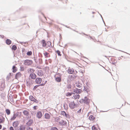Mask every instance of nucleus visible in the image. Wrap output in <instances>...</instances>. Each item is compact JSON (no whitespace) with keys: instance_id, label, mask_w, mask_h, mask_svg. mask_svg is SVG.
<instances>
[{"instance_id":"obj_35","label":"nucleus","mask_w":130,"mask_h":130,"mask_svg":"<svg viewBox=\"0 0 130 130\" xmlns=\"http://www.w3.org/2000/svg\"><path fill=\"white\" fill-rule=\"evenodd\" d=\"M76 86L80 88L81 86V85L80 84L78 85L77 84H76Z\"/></svg>"},{"instance_id":"obj_7","label":"nucleus","mask_w":130,"mask_h":130,"mask_svg":"<svg viewBox=\"0 0 130 130\" xmlns=\"http://www.w3.org/2000/svg\"><path fill=\"white\" fill-rule=\"evenodd\" d=\"M36 77L37 75L34 73L31 74L29 76V77L32 79H34L36 78Z\"/></svg>"},{"instance_id":"obj_31","label":"nucleus","mask_w":130,"mask_h":130,"mask_svg":"<svg viewBox=\"0 0 130 130\" xmlns=\"http://www.w3.org/2000/svg\"><path fill=\"white\" fill-rule=\"evenodd\" d=\"M32 52L31 51H28L27 53V54L28 56L31 55H32Z\"/></svg>"},{"instance_id":"obj_43","label":"nucleus","mask_w":130,"mask_h":130,"mask_svg":"<svg viewBox=\"0 0 130 130\" xmlns=\"http://www.w3.org/2000/svg\"><path fill=\"white\" fill-rule=\"evenodd\" d=\"M30 71L31 72H34V70L33 69H30Z\"/></svg>"},{"instance_id":"obj_28","label":"nucleus","mask_w":130,"mask_h":130,"mask_svg":"<svg viewBox=\"0 0 130 130\" xmlns=\"http://www.w3.org/2000/svg\"><path fill=\"white\" fill-rule=\"evenodd\" d=\"M17 49V47L15 45H13L12 48V49L14 50H16Z\"/></svg>"},{"instance_id":"obj_27","label":"nucleus","mask_w":130,"mask_h":130,"mask_svg":"<svg viewBox=\"0 0 130 130\" xmlns=\"http://www.w3.org/2000/svg\"><path fill=\"white\" fill-rule=\"evenodd\" d=\"M6 112L8 115H10V111L9 109H6Z\"/></svg>"},{"instance_id":"obj_15","label":"nucleus","mask_w":130,"mask_h":130,"mask_svg":"<svg viewBox=\"0 0 130 130\" xmlns=\"http://www.w3.org/2000/svg\"><path fill=\"white\" fill-rule=\"evenodd\" d=\"M68 72L69 74H72L74 72V70L73 69L70 68L68 69Z\"/></svg>"},{"instance_id":"obj_6","label":"nucleus","mask_w":130,"mask_h":130,"mask_svg":"<svg viewBox=\"0 0 130 130\" xmlns=\"http://www.w3.org/2000/svg\"><path fill=\"white\" fill-rule=\"evenodd\" d=\"M73 98L75 100L78 99L79 98L80 96L78 94H75L74 93H73Z\"/></svg>"},{"instance_id":"obj_16","label":"nucleus","mask_w":130,"mask_h":130,"mask_svg":"<svg viewBox=\"0 0 130 130\" xmlns=\"http://www.w3.org/2000/svg\"><path fill=\"white\" fill-rule=\"evenodd\" d=\"M25 127L24 125H20L19 127L20 130H25Z\"/></svg>"},{"instance_id":"obj_40","label":"nucleus","mask_w":130,"mask_h":130,"mask_svg":"<svg viewBox=\"0 0 130 130\" xmlns=\"http://www.w3.org/2000/svg\"><path fill=\"white\" fill-rule=\"evenodd\" d=\"M10 130H14L13 127H12L11 126L10 128Z\"/></svg>"},{"instance_id":"obj_10","label":"nucleus","mask_w":130,"mask_h":130,"mask_svg":"<svg viewBox=\"0 0 130 130\" xmlns=\"http://www.w3.org/2000/svg\"><path fill=\"white\" fill-rule=\"evenodd\" d=\"M21 76L22 74L20 72H19L16 74L15 76V78L18 79V78L21 77Z\"/></svg>"},{"instance_id":"obj_5","label":"nucleus","mask_w":130,"mask_h":130,"mask_svg":"<svg viewBox=\"0 0 130 130\" xmlns=\"http://www.w3.org/2000/svg\"><path fill=\"white\" fill-rule=\"evenodd\" d=\"M19 124V122L18 121H14L13 123V126L15 128L18 127Z\"/></svg>"},{"instance_id":"obj_41","label":"nucleus","mask_w":130,"mask_h":130,"mask_svg":"<svg viewBox=\"0 0 130 130\" xmlns=\"http://www.w3.org/2000/svg\"><path fill=\"white\" fill-rule=\"evenodd\" d=\"M27 130H33V129L30 127H28L27 128Z\"/></svg>"},{"instance_id":"obj_32","label":"nucleus","mask_w":130,"mask_h":130,"mask_svg":"<svg viewBox=\"0 0 130 130\" xmlns=\"http://www.w3.org/2000/svg\"><path fill=\"white\" fill-rule=\"evenodd\" d=\"M56 52L58 54V55L59 56H61V55L60 54V52L59 50L57 51H56Z\"/></svg>"},{"instance_id":"obj_44","label":"nucleus","mask_w":130,"mask_h":130,"mask_svg":"<svg viewBox=\"0 0 130 130\" xmlns=\"http://www.w3.org/2000/svg\"><path fill=\"white\" fill-rule=\"evenodd\" d=\"M48 61L50 63H51L52 62V60L51 59H49L48 60Z\"/></svg>"},{"instance_id":"obj_37","label":"nucleus","mask_w":130,"mask_h":130,"mask_svg":"<svg viewBox=\"0 0 130 130\" xmlns=\"http://www.w3.org/2000/svg\"><path fill=\"white\" fill-rule=\"evenodd\" d=\"M39 86V85H37V86H35L34 88V89L35 90Z\"/></svg>"},{"instance_id":"obj_11","label":"nucleus","mask_w":130,"mask_h":130,"mask_svg":"<svg viewBox=\"0 0 130 130\" xmlns=\"http://www.w3.org/2000/svg\"><path fill=\"white\" fill-rule=\"evenodd\" d=\"M42 81V79L41 78H37L35 79V82L37 84H39L41 83Z\"/></svg>"},{"instance_id":"obj_34","label":"nucleus","mask_w":130,"mask_h":130,"mask_svg":"<svg viewBox=\"0 0 130 130\" xmlns=\"http://www.w3.org/2000/svg\"><path fill=\"white\" fill-rule=\"evenodd\" d=\"M68 88L69 89H70L71 87V86L70 84H69L68 86Z\"/></svg>"},{"instance_id":"obj_38","label":"nucleus","mask_w":130,"mask_h":130,"mask_svg":"<svg viewBox=\"0 0 130 130\" xmlns=\"http://www.w3.org/2000/svg\"><path fill=\"white\" fill-rule=\"evenodd\" d=\"M34 101L36 103H38V101L35 99L34 101Z\"/></svg>"},{"instance_id":"obj_22","label":"nucleus","mask_w":130,"mask_h":130,"mask_svg":"<svg viewBox=\"0 0 130 130\" xmlns=\"http://www.w3.org/2000/svg\"><path fill=\"white\" fill-rule=\"evenodd\" d=\"M23 113L24 115H26V116H28L29 115V112L27 110H24L23 111Z\"/></svg>"},{"instance_id":"obj_48","label":"nucleus","mask_w":130,"mask_h":130,"mask_svg":"<svg viewBox=\"0 0 130 130\" xmlns=\"http://www.w3.org/2000/svg\"><path fill=\"white\" fill-rule=\"evenodd\" d=\"M40 85L41 86H43V85H44L43 84H41Z\"/></svg>"},{"instance_id":"obj_18","label":"nucleus","mask_w":130,"mask_h":130,"mask_svg":"<svg viewBox=\"0 0 130 130\" xmlns=\"http://www.w3.org/2000/svg\"><path fill=\"white\" fill-rule=\"evenodd\" d=\"M44 54L46 58L49 57H50V55L49 53L46 52H45Z\"/></svg>"},{"instance_id":"obj_36","label":"nucleus","mask_w":130,"mask_h":130,"mask_svg":"<svg viewBox=\"0 0 130 130\" xmlns=\"http://www.w3.org/2000/svg\"><path fill=\"white\" fill-rule=\"evenodd\" d=\"M82 109H79V110L77 111V113L78 114H80L81 113Z\"/></svg>"},{"instance_id":"obj_29","label":"nucleus","mask_w":130,"mask_h":130,"mask_svg":"<svg viewBox=\"0 0 130 130\" xmlns=\"http://www.w3.org/2000/svg\"><path fill=\"white\" fill-rule=\"evenodd\" d=\"M92 130H97V128L95 126V125H94L92 126Z\"/></svg>"},{"instance_id":"obj_13","label":"nucleus","mask_w":130,"mask_h":130,"mask_svg":"<svg viewBox=\"0 0 130 130\" xmlns=\"http://www.w3.org/2000/svg\"><path fill=\"white\" fill-rule=\"evenodd\" d=\"M59 123L62 125H65L67 124V122L63 120H61L59 122Z\"/></svg>"},{"instance_id":"obj_9","label":"nucleus","mask_w":130,"mask_h":130,"mask_svg":"<svg viewBox=\"0 0 130 130\" xmlns=\"http://www.w3.org/2000/svg\"><path fill=\"white\" fill-rule=\"evenodd\" d=\"M37 117L39 119L41 118L42 116V112L40 111H38L37 113Z\"/></svg>"},{"instance_id":"obj_2","label":"nucleus","mask_w":130,"mask_h":130,"mask_svg":"<svg viewBox=\"0 0 130 130\" xmlns=\"http://www.w3.org/2000/svg\"><path fill=\"white\" fill-rule=\"evenodd\" d=\"M69 106L71 109H73L77 107V104L74 101H73L69 103Z\"/></svg>"},{"instance_id":"obj_26","label":"nucleus","mask_w":130,"mask_h":130,"mask_svg":"<svg viewBox=\"0 0 130 130\" xmlns=\"http://www.w3.org/2000/svg\"><path fill=\"white\" fill-rule=\"evenodd\" d=\"M73 93L71 92V93L68 92L66 93V95L67 96H71Z\"/></svg>"},{"instance_id":"obj_46","label":"nucleus","mask_w":130,"mask_h":130,"mask_svg":"<svg viewBox=\"0 0 130 130\" xmlns=\"http://www.w3.org/2000/svg\"><path fill=\"white\" fill-rule=\"evenodd\" d=\"M6 129V128L4 127V128H3L2 130H5Z\"/></svg>"},{"instance_id":"obj_19","label":"nucleus","mask_w":130,"mask_h":130,"mask_svg":"<svg viewBox=\"0 0 130 130\" xmlns=\"http://www.w3.org/2000/svg\"><path fill=\"white\" fill-rule=\"evenodd\" d=\"M18 115L16 114H14L12 117L11 118V120H14L18 116Z\"/></svg>"},{"instance_id":"obj_1","label":"nucleus","mask_w":130,"mask_h":130,"mask_svg":"<svg viewBox=\"0 0 130 130\" xmlns=\"http://www.w3.org/2000/svg\"><path fill=\"white\" fill-rule=\"evenodd\" d=\"M41 43L43 47H46V48L50 47L51 45V43L50 42H48L46 43L45 41L44 40H42L41 41Z\"/></svg>"},{"instance_id":"obj_45","label":"nucleus","mask_w":130,"mask_h":130,"mask_svg":"<svg viewBox=\"0 0 130 130\" xmlns=\"http://www.w3.org/2000/svg\"><path fill=\"white\" fill-rule=\"evenodd\" d=\"M37 106H35L33 108L34 109H37Z\"/></svg>"},{"instance_id":"obj_42","label":"nucleus","mask_w":130,"mask_h":130,"mask_svg":"<svg viewBox=\"0 0 130 130\" xmlns=\"http://www.w3.org/2000/svg\"><path fill=\"white\" fill-rule=\"evenodd\" d=\"M24 68L23 67H21V70L22 71H23L24 70Z\"/></svg>"},{"instance_id":"obj_3","label":"nucleus","mask_w":130,"mask_h":130,"mask_svg":"<svg viewBox=\"0 0 130 130\" xmlns=\"http://www.w3.org/2000/svg\"><path fill=\"white\" fill-rule=\"evenodd\" d=\"M32 63V61L31 60H26L24 61V64L25 65L29 66Z\"/></svg>"},{"instance_id":"obj_21","label":"nucleus","mask_w":130,"mask_h":130,"mask_svg":"<svg viewBox=\"0 0 130 130\" xmlns=\"http://www.w3.org/2000/svg\"><path fill=\"white\" fill-rule=\"evenodd\" d=\"M6 43L8 45H9L11 43V41L10 39H7L6 40Z\"/></svg>"},{"instance_id":"obj_4","label":"nucleus","mask_w":130,"mask_h":130,"mask_svg":"<svg viewBox=\"0 0 130 130\" xmlns=\"http://www.w3.org/2000/svg\"><path fill=\"white\" fill-rule=\"evenodd\" d=\"M37 74L38 76L40 77L42 76L43 75V71L41 70H39L37 71Z\"/></svg>"},{"instance_id":"obj_23","label":"nucleus","mask_w":130,"mask_h":130,"mask_svg":"<svg viewBox=\"0 0 130 130\" xmlns=\"http://www.w3.org/2000/svg\"><path fill=\"white\" fill-rule=\"evenodd\" d=\"M57 82H60L61 81V78L60 77H56L55 78Z\"/></svg>"},{"instance_id":"obj_30","label":"nucleus","mask_w":130,"mask_h":130,"mask_svg":"<svg viewBox=\"0 0 130 130\" xmlns=\"http://www.w3.org/2000/svg\"><path fill=\"white\" fill-rule=\"evenodd\" d=\"M5 121L4 119L0 118V123H3Z\"/></svg>"},{"instance_id":"obj_47","label":"nucleus","mask_w":130,"mask_h":130,"mask_svg":"<svg viewBox=\"0 0 130 130\" xmlns=\"http://www.w3.org/2000/svg\"><path fill=\"white\" fill-rule=\"evenodd\" d=\"M2 125L1 124H0V129H1L2 128Z\"/></svg>"},{"instance_id":"obj_8","label":"nucleus","mask_w":130,"mask_h":130,"mask_svg":"<svg viewBox=\"0 0 130 130\" xmlns=\"http://www.w3.org/2000/svg\"><path fill=\"white\" fill-rule=\"evenodd\" d=\"M73 91L77 94H79L81 93L82 90L80 89L75 88L73 89Z\"/></svg>"},{"instance_id":"obj_14","label":"nucleus","mask_w":130,"mask_h":130,"mask_svg":"<svg viewBox=\"0 0 130 130\" xmlns=\"http://www.w3.org/2000/svg\"><path fill=\"white\" fill-rule=\"evenodd\" d=\"M89 119L92 121H94L95 119V117L93 115H91L89 117Z\"/></svg>"},{"instance_id":"obj_25","label":"nucleus","mask_w":130,"mask_h":130,"mask_svg":"<svg viewBox=\"0 0 130 130\" xmlns=\"http://www.w3.org/2000/svg\"><path fill=\"white\" fill-rule=\"evenodd\" d=\"M61 114L63 115V116H67V114H66V112L64 111H62L61 112Z\"/></svg>"},{"instance_id":"obj_24","label":"nucleus","mask_w":130,"mask_h":130,"mask_svg":"<svg viewBox=\"0 0 130 130\" xmlns=\"http://www.w3.org/2000/svg\"><path fill=\"white\" fill-rule=\"evenodd\" d=\"M29 99L31 101H34L35 98L33 97L31 95L29 96Z\"/></svg>"},{"instance_id":"obj_33","label":"nucleus","mask_w":130,"mask_h":130,"mask_svg":"<svg viewBox=\"0 0 130 130\" xmlns=\"http://www.w3.org/2000/svg\"><path fill=\"white\" fill-rule=\"evenodd\" d=\"M51 130H58V129L56 127H52L51 128Z\"/></svg>"},{"instance_id":"obj_49","label":"nucleus","mask_w":130,"mask_h":130,"mask_svg":"<svg viewBox=\"0 0 130 130\" xmlns=\"http://www.w3.org/2000/svg\"><path fill=\"white\" fill-rule=\"evenodd\" d=\"M48 45H49V44H47V46H48Z\"/></svg>"},{"instance_id":"obj_39","label":"nucleus","mask_w":130,"mask_h":130,"mask_svg":"<svg viewBox=\"0 0 130 130\" xmlns=\"http://www.w3.org/2000/svg\"><path fill=\"white\" fill-rule=\"evenodd\" d=\"M29 123H32V120H29L28 122L27 123L29 124Z\"/></svg>"},{"instance_id":"obj_12","label":"nucleus","mask_w":130,"mask_h":130,"mask_svg":"<svg viewBox=\"0 0 130 130\" xmlns=\"http://www.w3.org/2000/svg\"><path fill=\"white\" fill-rule=\"evenodd\" d=\"M82 100L84 101V103L87 104H88L90 102L89 99H88L86 97L84 99H82Z\"/></svg>"},{"instance_id":"obj_20","label":"nucleus","mask_w":130,"mask_h":130,"mask_svg":"<svg viewBox=\"0 0 130 130\" xmlns=\"http://www.w3.org/2000/svg\"><path fill=\"white\" fill-rule=\"evenodd\" d=\"M12 72L13 73L15 72L18 70L17 68L15 66H13L12 68Z\"/></svg>"},{"instance_id":"obj_17","label":"nucleus","mask_w":130,"mask_h":130,"mask_svg":"<svg viewBox=\"0 0 130 130\" xmlns=\"http://www.w3.org/2000/svg\"><path fill=\"white\" fill-rule=\"evenodd\" d=\"M44 116L45 118L47 119H49L50 118V115L48 113H46L45 114Z\"/></svg>"}]
</instances>
